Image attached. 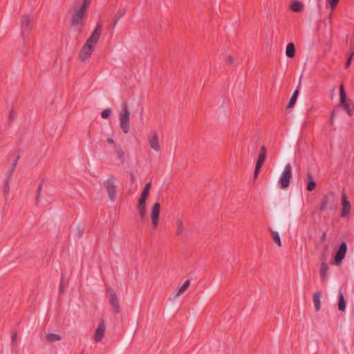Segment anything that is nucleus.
<instances>
[{"mask_svg": "<svg viewBox=\"0 0 354 354\" xmlns=\"http://www.w3.org/2000/svg\"><path fill=\"white\" fill-rule=\"evenodd\" d=\"M321 293L319 292H315L313 294V302L315 304V308L317 312L320 310L321 301H320Z\"/></svg>", "mask_w": 354, "mask_h": 354, "instance_id": "nucleus-22", "label": "nucleus"}, {"mask_svg": "<svg viewBox=\"0 0 354 354\" xmlns=\"http://www.w3.org/2000/svg\"><path fill=\"white\" fill-rule=\"evenodd\" d=\"M129 117L130 112L128 109L127 104L125 102L122 106L119 115L120 122V126L124 133H127L129 131Z\"/></svg>", "mask_w": 354, "mask_h": 354, "instance_id": "nucleus-2", "label": "nucleus"}, {"mask_svg": "<svg viewBox=\"0 0 354 354\" xmlns=\"http://www.w3.org/2000/svg\"><path fill=\"white\" fill-rule=\"evenodd\" d=\"M347 252V245L346 242H342L338 248V250H337L335 257H334V261L335 263L337 266H339L343 259H344L346 254Z\"/></svg>", "mask_w": 354, "mask_h": 354, "instance_id": "nucleus-9", "label": "nucleus"}, {"mask_svg": "<svg viewBox=\"0 0 354 354\" xmlns=\"http://www.w3.org/2000/svg\"><path fill=\"white\" fill-rule=\"evenodd\" d=\"M64 289V283L62 281H61L60 286H59V292H62Z\"/></svg>", "mask_w": 354, "mask_h": 354, "instance_id": "nucleus-49", "label": "nucleus"}, {"mask_svg": "<svg viewBox=\"0 0 354 354\" xmlns=\"http://www.w3.org/2000/svg\"><path fill=\"white\" fill-rule=\"evenodd\" d=\"M339 0H326V4L329 5L331 10L333 11L337 6Z\"/></svg>", "mask_w": 354, "mask_h": 354, "instance_id": "nucleus-33", "label": "nucleus"}, {"mask_svg": "<svg viewBox=\"0 0 354 354\" xmlns=\"http://www.w3.org/2000/svg\"><path fill=\"white\" fill-rule=\"evenodd\" d=\"M225 62L228 65H232L234 62V59L232 55H229L226 57Z\"/></svg>", "mask_w": 354, "mask_h": 354, "instance_id": "nucleus-41", "label": "nucleus"}, {"mask_svg": "<svg viewBox=\"0 0 354 354\" xmlns=\"http://www.w3.org/2000/svg\"><path fill=\"white\" fill-rule=\"evenodd\" d=\"M19 158V156H18L13 161L12 165V167H13V169L16 168Z\"/></svg>", "mask_w": 354, "mask_h": 354, "instance_id": "nucleus-46", "label": "nucleus"}, {"mask_svg": "<svg viewBox=\"0 0 354 354\" xmlns=\"http://www.w3.org/2000/svg\"><path fill=\"white\" fill-rule=\"evenodd\" d=\"M16 117L14 111H11L8 116V123L10 124L12 120Z\"/></svg>", "mask_w": 354, "mask_h": 354, "instance_id": "nucleus-43", "label": "nucleus"}, {"mask_svg": "<svg viewBox=\"0 0 354 354\" xmlns=\"http://www.w3.org/2000/svg\"><path fill=\"white\" fill-rule=\"evenodd\" d=\"M86 10L80 7L77 9L71 16V25L76 26L82 24L84 19L86 17Z\"/></svg>", "mask_w": 354, "mask_h": 354, "instance_id": "nucleus-7", "label": "nucleus"}, {"mask_svg": "<svg viewBox=\"0 0 354 354\" xmlns=\"http://www.w3.org/2000/svg\"><path fill=\"white\" fill-rule=\"evenodd\" d=\"M107 292L110 293L109 304L112 306L113 311L115 314H119L120 312V308L118 299V297H117L115 292L111 288L107 289Z\"/></svg>", "mask_w": 354, "mask_h": 354, "instance_id": "nucleus-10", "label": "nucleus"}, {"mask_svg": "<svg viewBox=\"0 0 354 354\" xmlns=\"http://www.w3.org/2000/svg\"><path fill=\"white\" fill-rule=\"evenodd\" d=\"M183 221L180 219L177 221V230H176V235L180 236L183 234Z\"/></svg>", "mask_w": 354, "mask_h": 354, "instance_id": "nucleus-29", "label": "nucleus"}, {"mask_svg": "<svg viewBox=\"0 0 354 354\" xmlns=\"http://www.w3.org/2000/svg\"><path fill=\"white\" fill-rule=\"evenodd\" d=\"M84 232V228L81 225H78L75 228V236L78 239H80L82 236Z\"/></svg>", "mask_w": 354, "mask_h": 354, "instance_id": "nucleus-32", "label": "nucleus"}, {"mask_svg": "<svg viewBox=\"0 0 354 354\" xmlns=\"http://www.w3.org/2000/svg\"><path fill=\"white\" fill-rule=\"evenodd\" d=\"M139 217L142 223L145 222L147 215V207H137Z\"/></svg>", "mask_w": 354, "mask_h": 354, "instance_id": "nucleus-24", "label": "nucleus"}, {"mask_svg": "<svg viewBox=\"0 0 354 354\" xmlns=\"http://www.w3.org/2000/svg\"><path fill=\"white\" fill-rule=\"evenodd\" d=\"M328 270V266L326 263H322L320 268V276L322 278L326 277V272Z\"/></svg>", "mask_w": 354, "mask_h": 354, "instance_id": "nucleus-28", "label": "nucleus"}, {"mask_svg": "<svg viewBox=\"0 0 354 354\" xmlns=\"http://www.w3.org/2000/svg\"><path fill=\"white\" fill-rule=\"evenodd\" d=\"M127 6H124V8H122L121 10H120L117 14L115 15V17L113 18V28H114L118 21L125 15L126 12H127Z\"/></svg>", "mask_w": 354, "mask_h": 354, "instance_id": "nucleus-20", "label": "nucleus"}, {"mask_svg": "<svg viewBox=\"0 0 354 354\" xmlns=\"http://www.w3.org/2000/svg\"><path fill=\"white\" fill-rule=\"evenodd\" d=\"M306 183H307V187L306 189L308 192L313 191L316 187V183L314 180L313 175L308 172L306 175Z\"/></svg>", "mask_w": 354, "mask_h": 354, "instance_id": "nucleus-17", "label": "nucleus"}, {"mask_svg": "<svg viewBox=\"0 0 354 354\" xmlns=\"http://www.w3.org/2000/svg\"><path fill=\"white\" fill-rule=\"evenodd\" d=\"M331 16H332V12L330 13L329 17H331Z\"/></svg>", "mask_w": 354, "mask_h": 354, "instance_id": "nucleus-51", "label": "nucleus"}, {"mask_svg": "<svg viewBox=\"0 0 354 354\" xmlns=\"http://www.w3.org/2000/svg\"><path fill=\"white\" fill-rule=\"evenodd\" d=\"M42 184H43V182L40 183L39 185L37 187V189L36 201H35V204H36L37 206L39 205V198H40V196H41V189H42Z\"/></svg>", "mask_w": 354, "mask_h": 354, "instance_id": "nucleus-30", "label": "nucleus"}, {"mask_svg": "<svg viewBox=\"0 0 354 354\" xmlns=\"http://www.w3.org/2000/svg\"><path fill=\"white\" fill-rule=\"evenodd\" d=\"M17 333L16 331H12V336H11V343L13 346L17 344Z\"/></svg>", "mask_w": 354, "mask_h": 354, "instance_id": "nucleus-37", "label": "nucleus"}, {"mask_svg": "<svg viewBox=\"0 0 354 354\" xmlns=\"http://www.w3.org/2000/svg\"><path fill=\"white\" fill-rule=\"evenodd\" d=\"M151 183L149 182L148 183H147L145 186V187L143 188L141 194H144L145 196H149V192H150V189H151Z\"/></svg>", "mask_w": 354, "mask_h": 354, "instance_id": "nucleus-31", "label": "nucleus"}, {"mask_svg": "<svg viewBox=\"0 0 354 354\" xmlns=\"http://www.w3.org/2000/svg\"><path fill=\"white\" fill-rule=\"evenodd\" d=\"M106 141H107V142H108V143H109V144H111V145H112V144H113V143H114V140H113V138H109L107 139V140H106Z\"/></svg>", "mask_w": 354, "mask_h": 354, "instance_id": "nucleus-50", "label": "nucleus"}, {"mask_svg": "<svg viewBox=\"0 0 354 354\" xmlns=\"http://www.w3.org/2000/svg\"><path fill=\"white\" fill-rule=\"evenodd\" d=\"M15 170V169H13V167H11V168L7 172L6 179H8V180H12V175L14 173Z\"/></svg>", "mask_w": 354, "mask_h": 354, "instance_id": "nucleus-42", "label": "nucleus"}, {"mask_svg": "<svg viewBox=\"0 0 354 354\" xmlns=\"http://www.w3.org/2000/svg\"><path fill=\"white\" fill-rule=\"evenodd\" d=\"M286 55L289 58H292L295 55V46L293 43H289L287 44L286 49Z\"/></svg>", "mask_w": 354, "mask_h": 354, "instance_id": "nucleus-21", "label": "nucleus"}, {"mask_svg": "<svg viewBox=\"0 0 354 354\" xmlns=\"http://www.w3.org/2000/svg\"><path fill=\"white\" fill-rule=\"evenodd\" d=\"M112 113V110L111 109H106L103 110L101 113V116L103 119L108 118Z\"/></svg>", "mask_w": 354, "mask_h": 354, "instance_id": "nucleus-34", "label": "nucleus"}, {"mask_svg": "<svg viewBox=\"0 0 354 354\" xmlns=\"http://www.w3.org/2000/svg\"><path fill=\"white\" fill-rule=\"evenodd\" d=\"M342 204L343 207L341 216L344 218L348 217L351 212V205L345 193H343L342 195Z\"/></svg>", "mask_w": 354, "mask_h": 354, "instance_id": "nucleus-12", "label": "nucleus"}, {"mask_svg": "<svg viewBox=\"0 0 354 354\" xmlns=\"http://www.w3.org/2000/svg\"><path fill=\"white\" fill-rule=\"evenodd\" d=\"M93 50L94 48L84 44L79 53V58L82 62L86 61L91 55Z\"/></svg>", "mask_w": 354, "mask_h": 354, "instance_id": "nucleus-13", "label": "nucleus"}, {"mask_svg": "<svg viewBox=\"0 0 354 354\" xmlns=\"http://www.w3.org/2000/svg\"><path fill=\"white\" fill-rule=\"evenodd\" d=\"M46 339L49 342H53L61 340L62 336L56 333H47L46 334Z\"/></svg>", "mask_w": 354, "mask_h": 354, "instance_id": "nucleus-25", "label": "nucleus"}, {"mask_svg": "<svg viewBox=\"0 0 354 354\" xmlns=\"http://www.w3.org/2000/svg\"><path fill=\"white\" fill-rule=\"evenodd\" d=\"M102 32V26L101 24H97L95 30L92 32L91 35L87 39L85 44L95 48L100 39Z\"/></svg>", "mask_w": 354, "mask_h": 354, "instance_id": "nucleus-6", "label": "nucleus"}, {"mask_svg": "<svg viewBox=\"0 0 354 354\" xmlns=\"http://www.w3.org/2000/svg\"><path fill=\"white\" fill-rule=\"evenodd\" d=\"M130 176H131V183H135V181H136V178H135V176H134L133 173V172H131Z\"/></svg>", "mask_w": 354, "mask_h": 354, "instance_id": "nucleus-48", "label": "nucleus"}, {"mask_svg": "<svg viewBox=\"0 0 354 354\" xmlns=\"http://www.w3.org/2000/svg\"><path fill=\"white\" fill-rule=\"evenodd\" d=\"M338 205L337 200L333 192H328L321 198L319 211L324 212L327 209H334Z\"/></svg>", "mask_w": 354, "mask_h": 354, "instance_id": "nucleus-1", "label": "nucleus"}, {"mask_svg": "<svg viewBox=\"0 0 354 354\" xmlns=\"http://www.w3.org/2000/svg\"><path fill=\"white\" fill-rule=\"evenodd\" d=\"M266 158V156L264 154H260L259 155L256 166L254 168V178H257L258 176V174L259 170L261 169L265 160Z\"/></svg>", "mask_w": 354, "mask_h": 354, "instance_id": "nucleus-16", "label": "nucleus"}, {"mask_svg": "<svg viewBox=\"0 0 354 354\" xmlns=\"http://www.w3.org/2000/svg\"><path fill=\"white\" fill-rule=\"evenodd\" d=\"M270 231L272 233V239H273L274 242L279 247H281V242L280 236H279V233L277 232H273L271 230H270Z\"/></svg>", "mask_w": 354, "mask_h": 354, "instance_id": "nucleus-27", "label": "nucleus"}, {"mask_svg": "<svg viewBox=\"0 0 354 354\" xmlns=\"http://www.w3.org/2000/svg\"><path fill=\"white\" fill-rule=\"evenodd\" d=\"M160 205L159 203L153 204L151 211V218L153 227L156 229L158 225Z\"/></svg>", "mask_w": 354, "mask_h": 354, "instance_id": "nucleus-11", "label": "nucleus"}, {"mask_svg": "<svg viewBox=\"0 0 354 354\" xmlns=\"http://www.w3.org/2000/svg\"><path fill=\"white\" fill-rule=\"evenodd\" d=\"M353 55H354V50L351 53V54L350 55V56L348 57V58L347 59V60L345 63L346 68H348L351 66V60H352Z\"/></svg>", "mask_w": 354, "mask_h": 354, "instance_id": "nucleus-39", "label": "nucleus"}, {"mask_svg": "<svg viewBox=\"0 0 354 354\" xmlns=\"http://www.w3.org/2000/svg\"><path fill=\"white\" fill-rule=\"evenodd\" d=\"M105 329H106L105 322L103 320H102L99 323L98 326L96 329L95 335H94L95 342H98L102 340V339L104 337Z\"/></svg>", "mask_w": 354, "mask_h": 354, "instance_id": "nucleus-14", "label": "nucleus"}, {"mask_svg": "<svg viewBox=\"0 0 354 354\" xmlns=\"http://www.w3.org/2000/svg\"><path fill=\"white\" fill-rule=\"evenodd\" d=\"M103 185L106 189L109 198L111 201H114L117 196L116 185L115 184V178L110 175L109 178L104 182Z\"/></svg>", "mask_w": 354, "mask_h": 354, "instance_id": "nucleus-4", "label": "nucleus"}, {"mask_svg": "<svg viewBox=\"0 0 354 354\" xmlns=\"http://www.w3.org/2000/svg\"><path fill=\"white\" fill-rule=\"evenodd\" d=\"M339 101L348 115L351 116L353 115V104L349 98H347L343 84L339 86Z\"/></svg>", "mask_w": 354, "mask_h": 354, "instance_id": "nucleus-3", "label": "nucleus"}, {"mask_svg": "<svg viewBox=\"0 0 354 354\" xmlns=\"http://www.w3.org/2000/svg\"><path fill=\"white\" fill-rule=\"evenodd\" d=\"M185 288H188V287L190 285V281L189 279H187L184 283L183 284Z\"/></svg>", "mask_w": 354, "mask_h": 354, "instance_id": "nucleus-47", "label": "nucleus"}, {"mask_svg": "<svg viewBox=\"0 0 354 354\" xmlns=\"http://www.w3.org/2000/svg\"><path fill=\"white\" fill-rule=\"evenodd\" d=\"M149 145L151 149H153L156 152L160 151V146L158 140V136L156 131L153 133L152 137L149 140Z\"/></svg>", "mask_w": 354, "mask_h": 354, "instance_id": "nucleus-15", "label": "nucleus"}, {"mask_svg": "<svg viewBox=\"0 0 354 354\" xmlns=\"http://www.w3.org/2000/svg\"><path fill=\"white\" fill-rule=\"evenodd\" d=\"M10 181V180H8V179H6L4 182L3 193L5 195L8 194V193L10 192V185H9Z\"/></svg>", "mask_w": 354, "mask_h": 354, "instance_id": "nucleus-36", "label": "nucleus"}, {"mask_svg": "<svg viewBox=\"0 0 354 354\" xmlns=\"http://www.w3.org/2000/svg\"><path fill=\"white\" fill-rule=\"evenodd\" d=\"M148 197L149 196L141 194L140 196L138 199V203L137 207H147L146 202H147Z\"/></svg>", "mask_w": 354, "mask_h": 354, "instance_id": "nucleus-26", "label": "nucleus"}, {"mask_svg": "<svg viewBox=\"0 0 354 354\" xmlns=\"http://www.w3.org/2000/svg\"><path fill=\"white\" fill-rule=\"evenodd\" d=\"M187 288H185L183 285L176 291L174 292L175 294V297H180L182 294H183L186 290H187Z\"/></svg>", "mask_w": 354, "mask_h": 354, "instance_id": "nucleus-35", "label": "nucleus"}, {"mask_svg": "<svg viewBox=\"0 0 354 354\" xmlns=\"http://www.w3.org/2000/svg\"><path fill=\"white\" fill-rule=\"evenodd\" d=\"M266 147L265 146H262L260 149V154H264L266 156Z\"/></svg>", "mask_w": 354, "mask_h": 354, "instance_id": "nucleus-45", "label": "nucleus"}, {"mask_svg": "<svg viewBox=\"0 0 354 354\" xmlns=\"http://www.w3.org/2000/svg\"><path fill=\"white\" fill-rule=\"evenodd\" d=\"M338 309L341 312H344L346 309V301L341 290L338 292Z\"/></svg>", "mask_w": 354, "mask_h": 354, "instance_id": "nucleus-18", "label": "nucleus"}, {"mask_svg": "<svg viewBox=\"0 0 354 354\" xmlns=\"http://www.w3.org/2000/svg\"><path fill=\"white\" fill-rule=\"evenodd\" d=\"M91 0H84L83 3L80 6V8L87 10V8L91 5Z\"/></svg>", "mask_w": 354, "mask_h": 354, "instance_id": "nucleus-38", "label": "nucleus"}, {"mask_svg": "<svg viewBox=\"0 0 354 354\" xmlns=\"http://www.w3.org/2000/svg\"><path fill=\"white\" fill-rule=\"evenodd\" d=\"M326 232H323V234L320 236L319 241H320L321 243H324V242L326 241Z\"/></svg>", "mask_w": 354, "mask_h": 354, "instance_id": "nucleus-44", "label": "nucleus"}, {"mask_svg": "<svg viewBox=\"0 0 354 354\" xmlns=\"http://www.w3.org/2000/svg\"><path fill=\"white\" fill-rule=\"evenodd\" d=\"M33 18L30 15L22 16L21 19V26L22 35L27 37L32 29V21Z\"/></svg>", "mask_w": 354, "mask_h": 354, "instance_id": "nucleus-8", "label": "nucleus"}, {"mask_svg": "<svg viewBox=\"0 0 354 354\" xmlns=\"http://www.w3.org/2000/svg\"><path fill=\"white\" fill-rule=\"evenodd\" d=\"M290 9L294 12H299L304 9V4L299 1H292L290 6Z\"/></svg>", "mask_w": 354, "mask_h": 354, "instance_id": "nucleus-19", "label": "nucleus"}, {"mask_svg": "<svg viewBox=\"0 0 354 354\" xmlns=\"http://www.w3.org/2000/svg\"><path fill=\"white\" fill-rule=\"evenodd\" d=\"M292 177V166L290 163H288L283 171L282 172L279 183L281 189H286L290 185V180Z\"/></svg>", "mask_w": 354, "mask_h": 354, "instance_id": "nucleus-5", "label": "nucleus"}, {"mask_svg": "<svg viewBox=\"0 0 354 354\" xmlns=\"http://www.w3.org/2000/svg\"><path fill=\"white\" fill-rule=\"evenodd\" d=\"M298 95H299V90L298 89H296L292 96H291V98L290 100H289V102L286 106L287 109H290L292 107H293V106L296 103V101L297 100V97H298Z\"/></svg>", "mask_w": 354, "mask_h": 354, "instance_id": "nucleus-23", "label": "nucleus"}, {"mask_svg": "<svg viewBox=\"0 0 354 354\" xmlns=\"http://www.w3.org/2000/svg\"><path fill=\"white\" fill-rule=\"evenodd\" d=\"M118 158L123 162L124 161V153L121 150L118 149L116 151Z\"/></svg>", "mask_w": 354, "mask_h": 354, "instance_id": "nucleus-40", "label": "nucleus"}]
</instances>
